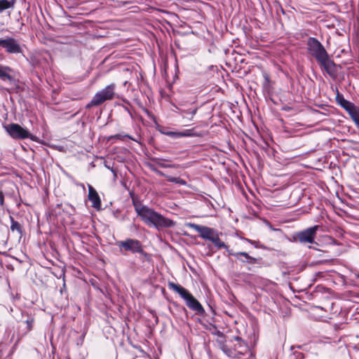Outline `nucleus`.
I'll return each instance as SVG.
<instances>
[{"instance_id":"obj_21","label":"nucleus","mask_w":359,"mask_h":359,"mask_svg":"<svg viewBox=\"0 0 359 359\" xmlns=\"http://www.w3.org/2000/svg\"><path fill=\"white\" fill-rule=\"evenodd\" d=\"M63 210L69 215H74L75 212L74 208L70 204H65Z\"/></svg>"},{"instance_id":"obj_4","label":"nucleus","mask_w":359,"mask_h":359,"mask_svg":"<svg viewBox=\"0 0 359 359\" xmlns=\"http://www.w3.org/2000/svg\"><path fill=\"white\" fill-rule=\"evenodd\" d=\"M115 88L116 85L114 83H111L96 93L91 101L87 104L86 107L90 108L94 106H99L105 101L114 99L115 95Z\"/></svg>"},{"instance_id":"obj_33","label":"nucleus","mask_w":359,"mask_h":359,"mask_svg":"<svg viewBox=\"0 0 359 359\" xmlns=\"http://www.w3.org/2000/svg\"><path fill=\"white\" fill-rule=\"evenodd\" d=\"M293 348H294V346H291V350H293Z\"/></svg>"},{"instance_id":"obj_5","label":"nucleus","mask_w":359,"mask_h":359,"mask_svg":"<svg viewBox=\"0 0 359 359\" xmlns=\"http://www.w3.org/2000/svg\"><path fill=\"white\" fill-rule=\"evenodd\" d=\"M119 248V252L121 254H125V252H130L132 253H140L144 256H147V253L143 250V246L141 242L136 239L127 238L125 241H118L116 243Z\"/></svg>"},{"instance_id":"obj_22","label":"nucleus","mask_w":359,"mask_h":359,"mask_svg":"<svg viewBox=\"0 0 359 359\" xmlns=\"http://www.w3.org/2000/svg\"><path fill=\"white\" fill-rule=\"evenodd\" d=\"M245 241L248 243H250L251 245H254L256 248H264L262 245H259V243L256 241H252L248 238H245Z\"/></svg>"},{"instance_id":"obj_8","label":"nucleus","mask_w":359,"mask_h":359,"mask_svg":"<svg viewBox=\"0 0 359 359\" xmlns=\"http://www.w3.org/2000/svg\"><path fill=\"white\" fill-rule=\"evenodd\" d=\"M320 226L315 225L297 233V238L301 243H315L317 231Z\"/></svg>"},{"instance_id":"obj_6","label":"nucleus","mask_w":359,"mask_h":359,"mask_svg":"<svg viewBox=\"0 0 359 359\" xmlns=\"http://www.w3.org/2000/svg\"><path fill=\"white\" fill-rule=\"evenodd\" d=\"M178 109L179 114L185 121H192L198 108L193 103L180 102Z\"/></svg>"},{"instance_id":"obj_3","label":"nucleus","mask_w":359,"mask_h":359,"mask_svg":"<svg viewBox=\"0 0 359 359\" xmlns=\"http://www.w3.org/2000/svg\"><path fill=\"white\" fill-rule=\"evenodd\" d=\"M168 285L169 289L177 293L184 300L189 309L199 315L205 313L201 303L186 288L173 282H169Z\"/></svg>"},{"instance_id":"obj_30","label":"nucleus","mask_w":359,"mask_h":359,"mask_svg":"<svg viewBox=\"0 0 359 359\" xmlns=\"http://www.w3.org/2000/svg\"><path fill=\"white\" fill-rule=\"evenodd\" d=\"M159 165L161 168H175V167L174 165L165 164V163H160Z\"/></svg>"},{"instance_id":"obj_25","label":"nucleus","mask_w":359,"mask_h":359,"mask_svg":"<svg viewBox=\"0 0 359 359\" xmlns=\"http://www.w3.org/2000/svg\"><path fill=\"white\" fill-rule=\"evenodd\" d=\"M293 355H294V359H304V354L301 352L294 351L293 353Z\"/></svg>"},{"instance_id":"obj_16","label":"nucleus","mask_w":359,"mask_h":359,"mask_svg":"<svg viewBox=\"0 0 359 359\" xmlns=\"http://www.w3.org/2000/svg\"><path fill=\"white\" fill-rule=\"evenodd\" d=\"M215 247L217 249V250H219V249H222V248H224V249H227V245L220 240L219 237V234H217L213 239L212 241H211Z\"/></svg>"},{"instance_id":"obj_29","label":"nucleus","mask_w":359,"mask_h":359,"mask_svg":"<svg viewBox=\"0 0 359 359\" xmlns=\"http://www.w3.org/2000/svg\"><path fill=\"white\" fill-rule=\"evenodd\" d=\"M226 250L229 255H231V256L236 257V259L239 258L238 257L239 255H236V252H234L232 250H229L228 246H227V249H226Z\"/></svg>"},{"instance_id":"obj_11","label":"nucleus","mask_w":359,"mask_h":359,"mask_svg":"<svg viewBox=\"0 0 359 359\" xmlns=\"http://www.w3.org/2000/svg\"><path fill=\"white\" fill-rule=\"evenodd\" d=\"M88 199L92 203V207L97 210L101 208V200L96 190L88 184Z\"/></svg>"},{"instance_id":"obj_12","label":"nucleus","mask_w":359,"mask_h":359,"mask_svg":"<svg viewBox=\"0 0 359 359\" xmlns=\"http://www.w3.org/2000/svg\"><path fill=\"white\" fill-rule=\"evenodd\" d=\"M236 255H239V258H237V260L243 264H248L250 265L258 264L259 259L257 258L251 257L245 252H236Z\"/></svg>"},{"instance_id":"obj_2","label":"nucleus","mask_w":359,"mask_h":359,"mask_svg":"<svg viewBox=\"0 0 359 359\" xmlns=\"http://www.w3.org/2000/svg\"><path fill=\"white\" fill-rule=\"evenodd\" d=\"M135 210L142 220L149 226H154L156 229L167 228L173 226L174 222L164 217L161 214L154 211L146 205L135 204Z\"/></svg>"},{"instance_id":"obj_19","label":"nucleus","mask_w":359,"mask_h":359,"mask_svg":"<svg viewBox=\"0 0 359 359\" xmlns=\"http://www.w3.org/2000/svg\"><path fill=\"white\" fill-rule=\"evenodd\" d=\"M34 319L33 317H29L25 322L24 323L26 325V332H29L32 330V329L33 328V325H34Z\"/></svg>"},{"instance_id":"obj_14","label":"nucleus","mask_w":359,"mask_h":359,"mask_svg":"<svg viewBox=\"0 0 359 359\" xmlns=\"http://www.w3.org/2000/svg\"><path fill=\"white\" fill-rule=\"evenodd\" d=\"M157 173L159 175L165 177L168 179V180L170 182H174V183L178 184L180 185H184V186L187 185V182L180 177H175L166 175L161 171H158Z\"/></svg>"},{"instance_id":"obj_24","label":"nucleus","mask_w":359,"mask_h":359,"mask_svg":"<svg viewBox=\"0 0 359 359\" xmlns=\"http://www.w3.org/2000/svg\"><path fill=\"white\" fill-rule=\"evenodd\" d=\"M178 133H179V137H189V136L191 135L189 130H187L184 132H178Z\"/></svg>"},{"instance_id":"obj_17","label":"nucleus","mask_w":359,"mask_h":359,"mask_svg":"<svg viewBox=\"0 0 359 359\" xmlns=\"http://www.w3.org/2000/svg\"><path fill=\"white\" fill-rule=\"evenodd\" d=\"M348 114L355 123L359 121V108L358 107L354 106Z\"/></svg>"},{"instance_id":"obj_15","label":"nucleus","mask_w":359,"mask_h":359,"mask_svg":"<svg viewBox=\"0 0 359 359\" xmlns=\"http://www.w3.org/2000/svg\"><path fill=\"white\" fill-rule=\"evenodd\" d=\"M15 4V0H0V13L3 12L4 11L13 8Z\"/></svg>"},{"instance_id":"obj_26","label":"nucleus","mask_w":359,"mask_h":359,"mask_svg":"<svg viewBox=\"0 0 359 359\" xmlns=\"http://www.w3.org/2000/svg\"><path fill=\"white\" fill-rule=\"evenodd\" d=\"M121 137H127V138H129L130 140H133L130 135H122L121 134H116L114 136H111V138H116V139H120Z\"/></svg>"},{"instance_id":"obj_27","label":"nucleus","mask_w":359,"mask_h":359,"mask_svg":"<svg viewBox=\"0 0 359 359\" xmlns=\"http://www.w3.org/2000/svg\"><path fill=\"white\" fill-rule=\"evenodd\" d=\"M166 135L171 137H179V133L178 132H168L166 133Z\"/></svg>"},{"instance_id":"obj_31","label":"nucleus","mask_w":359,"mask_h":359,"mask_svg":"<svg viewBox=\"0 0 359 359\" xmlns=\"http://www.w3.org/2000/svg\"><path fill=\"white\" fill-rule=\"evenodd\" d=\"M233 339L238 342H239L240 346H242V345L244 344V342L241 340V339L239 337H235Z\"/></svg>"},{"instance_id":"obj_20","label":"nucleus","mask_w":359,"mask_h":359,"mask_svg":"<svg viewBox=\"0 0 359 359\" xmlns=\"http://www.w3.org/2000/svg\"><path fill=\"white\" fill-rule=\"evenodd\" d=\"M221 350L229 357L233 358V351L231 348H228L226 345L222 344L220 345Z\"/></svg>"},{"instance_id":"obj_9","label":"nucleus","mask_w":359,"mask_h":359,"mask_svg":"<svg viewBox=\"0 0 359 359\" xmlns=\"http://www.w3.org/2000/svg\"><path fill=\"white\" fill-rule=\"evenodd\" d=\"M4 128L9 135L14 139H25L29 137V131L18 123H11Z\"/></svg>"},{"instance_id":"obj_18","label":"nucleus","mask_w":359,"mask_h":359,"mask_svg":"<svg viewBox=\"0 0 359 359\" xmlns=\"http://www.w3.org/2000/svg\"><path fill=\"white\" fill-rule=\"evenodd\" d=\"M11 229L13 231H17L20 233L21 232V226L19 224V222L15 221L12 217H11Z\"/></svg>"},{"instance_id":"obj_10","label":"nucleus","mask_w":359,"mask_h":359,"mask_svg":"<svg viewBox=\"0 0 359 359\" xmlns=\"http://www.w3.org/2000/svg\"><path fill=\"white\" fill-rule=\"evenodd\" d=\"M0 46L8 53H20L22 48L19 41L12 37L5 39H0Z\"/></svg>"},{"instance_id":"obj_32","label":"nucleus","mask_w":359,"mask_h":359,"mask_svg":"<svg viewBox=\"0 0 359 359\" xmlns=\"http://www.w3.org/2000/svg\"><path fill=\"white\" fill-rule=\"evenodd\" d=\"M178 107H179V103L177 104V105H174V108L175 109H173V111L176 112V113H178L179 114V109H178Z\"/></svg>"},{"instance_id":"obj_23","label":"nucleus","mask_w":359,"mask_h":359,"mask_svg":"<svg viewBox=\"0 0 359 359\" xmlns=\"http://www.w3.org/2000/svg\"><path fill=\"white\" fill-rule=\"evenodd\" d=\"M342 106L348 112H349L355 105L350 102L345 101V103Z\"/></svg>"},{"instance_id":"obj_7","label":"nucleus","mask_w":359,"mask_h":359,"mask_svg":"<svg viewBox=\"0 0 359 359\" xmlns=\"http://www.w3.org/2000/svg\"><path fill=\"white\" fill-rule=\"evenodd\" d=\"M186 225L199 233L200 237L203 239L208 240L209 241H212V239L218 234L214 229L205 226L194 223H187Z\"/></svg>"},{"instance_id":"obj_28","label":"nucleus","mask_w":359,"mask_h":359,"mask_svg":"<svg viewBox=\"0 0 359 359\" xmlns=\"http://www.w3.org/2000/svg\"><path fill=\"white\" fill-rule=\"evenodd\" d=\"M0 206H4V194L2 191H0Z\"/></svg>"},{"instance_id":"obj_1","label":"nucleus","mask_w":359,"mask_h":359,"mask_svg":"<svg viewBox=\"0 0 359 359\" xmlns=\"http://www.w3.org/2000/svg\"><path fill=\"white\" fill-rule=\"evenodd\" d=\"M307 50L320 67L323 69L330 77L336 78L338 72L337 65L332 60L323 44L316 38L309 37L307 43Z\"/></svg>"},{"instance_id":"obj_13","label":"nucleus","mask_w":359,"mask_h":359,"mask_svg":"<svg viewBox=\"0 0 359 359\" xmlns=\"http://www.w3.org/2000/svg\"><path fill=\"white\" fill-rule=\"evenodd\" d=\"M11 69L8 67H4L0 65V79L4 81L12 83L14 81L13 77L10 75Z\"/></svg>"}]
</instances>
